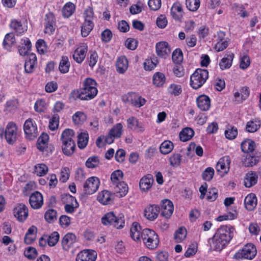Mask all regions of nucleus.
I'll use <instances>...</instances> for the list:
<instances>
[{
	"label": "nucleus",
	"mask_w": 261,
	"mask_h": 261,
	"mask_svg": "<svg viewBox=\"0 0 261 261\" xmlns=\"http://www.w3.org/2000/svg\"><path fill=\"white\" fill-rule=\"evenodd\" d=\"M234 232L235 229L231 225L221 226L210 240L211 248L215 251H220L232 240Z\"/></svg>",
	"instance_id": "nucleus-1"
},
{
	"label": "nucleus",
	"mask_w": 261,
	"mask_h": 261,
	"mask_svg": "<svg viewBox=\"0 0 261 261\" xmlns=\"http://www.w3.org/2000/svg\"><path fill=\"white\" fill-rule=\"evenodd\" d=\"M83 87L81 89L73 90L70 94V98L76 100H89L93 99L97 94L96 82L91 78H86L83 82Z\"/></svg>",
	"instance_id": "nucleus-2"
},
{
	"label": "nucleus",
	"mask_w": 261,
	"mask_h": 261,
	"mask_svg": "<svg viewBox=\"0 0 261 261\" xmlns=\"http://www.w3.org/2000/svg\"><path fill=\"white\" fill-rule=\"evenodd\" d=\"M73 130L66 128L63 131L60 137L61 148L63 153L67 156L71 155L75 149V137Z\"/></svg>",
	"instance_id": "nucleus-3"
},
{
	"label": "nucleus",
	"mask_w": 261,
	"mask_h": 261,
	"mask_svg": "<svg viewBox=\"0 0 261 261\" xmlns=\"http://www.w3.org/2000/svg\"><path fill=\"white\" fill-rule=\"evenodd\" d=\"M141 238L146 246L151 250L156 248L160 242L156 233L154 230L148 228L142 230Z\"/></svg>",
	"instance_id": "nucleus-4"
},
{
	"label": "nucleus",
	"mask_w": 261,
	"mask_h": 261,
	"mask_svg": "<svg viewBox=\"0 0 261 261\" xmlns=\"http://www.w3.org/2000/svg\"><path fill=\"white\" fill-rule=\"evenodd\" d=\"M208 77V72L206 69L198 68L191 75L190 85L194 89L200 88Z\"/></svg>",
	"instance_id": "nucleus-5"
},
{
	"label": "nucleus",
	"mask_w": 261,
	"mask_h": 261,
	"mask_svg": "<svg viewBox=\"0 0 261 261\" xmlns=\"http://www.w3.org/2000/svg\"><path fill=\"white\" fill-rule=\"evenodd\" d=\"M101 223L105 225H113L117 229L123 227L125 223L124 216H116L114 212H109L105 214L101 218Z\"/></svg>",
	"instance_id": "nucleus-6"
},
{
	"label": "nucleus",
	"mask_w": 261,
	"mask_h": 261,
	"mask_svg": "<svg viewBox=\"0 0 261 261\" xmlns=\"http://www.w3.org/2000/svg\"><path fill=\"white\" fill-rule=\"evenodd\" d=\"M5 136V138L9 144L12 145L14 144L17 140V128L15 123L12 122H9L5 129H0V136L3 137Z\"/></svg>",
	"instance_id": "nucleus-7"
},
{
	"label": "nucleus",
	"mask_w": 261,
	"mask_h": 261,
	"mask_svg": "<svg viewBox=\"0 0 261 261\" xmlns=\"http://www.w3.org/2000/svg\"><path fill=\"white\" fill-rule=\"evenodd\" d=\"M256 249L252 244H248L242 249L236 252L233 258L236 259H253L256 254Z\"/></svg>",
	"instance_id": "nucleus-8"
},
{
	"label": "nucleus",
	"mask_w": 261,
	"mask_h": 261,
	"mask_svg": "<svg viewBox=\"0 0 261 261\" xmlns=\"http://www.w3.org/2000/svg\"><path fill=\"white\" fill-rule=\"evenodd\" d=\"M23 129L27 140H34L38 136L37 124L33 119L29 118L25 120Z\"/></svg>",
	"instance_id": "nucleus-9"
},
{
	"label": "nucleus",
	"mask_w": 261,
	"mask_h": 261,
	"mask_svg": "<svg viewBox=\"0 0 261 261\" xmlns=\"http://www.w3.org/2000/svg\"><path fill=\"white\" fill-rule=\"evenodd\" d=\"M122 100L136 108H140L146 103V100L134 92H129L122 96Z\"/></svg>",
	"instance_id": "nucleus-10"
},
{
	"label": "nucleus",
	"mask_w": 261,
	"mask_h": 261,
	"mask_svg": "<svg viewBox=\"0 0 261 261\" xmlns=\"http://www.w3.org/2000/svg\"><path fill=\"white\" fill-rule=\"evenodd\" d=\"M99 180L96 177L89 178L84 185V191L86 194H92L98 189L99 186Z\"/></svg>",
	"instance_id": "nucleus-11"
},
{
	"label": "nucleus",
	"mask_w": 261,
	"mask_h": 261,
	"mask_svg": "<svg viewBox=\"0 0 261 261\" xmlns=\"http://www.w3.org/2000/svg\"><path fill=\"white\" fill-rule=\"evenodd\" d=\"M56 20L53 13L49 12L45 14L44 18V33L51 34L55 31Z\"/></svg>",
	"instance_id": "nucleus-12"
},
{
	"label": "nucleus",
	"mask_w": 261,
	"mask_h": 261,
	"mask_svg": "<svg viewBox=\"0 0 261 261\" xmlns=\"http://www.w3.org/2000/svg\"><path fill=\"white\" fill-rule=\"evenodd\" d=\"M14 215L20 222H23L28 216L27 207L23 204H18L13 210Z\"/></svg>",
	"instance_id": "nucleus-13"
},
{
	"label": "nucleus",
	"mask_w": 261,
	"mask_h": 261,
	"mask_svg": "<svg viewBox=\"0 0 261 261\" xmlns=\"http://www.w3.org/2000/svg\"><path fill=\"white\" fill-rule=\"evenodd\" d=\"M161 215L166 218H169L172 215L174 206L173 203L169 199H164L161 202Z\"/></svg>",
	"instance_id": "nucleus-14"
},
{
	"label": "nucleus",
	"mask_w": 261,
	"mask_h": 261,
	"mask_svg": "<svg viewBox=\"0 0 261 261\" xmlns=\"http://www.w3.org/2000/svg\"><path fill=\"white\" fill-rule=\"evenodd\" d=\"M230 162L231 160L229 156L221 158L216 166L217 172L222 173L223 175L226 174L229 170Z\"/></svg>",
	"instance_id": "nucleus-15"
},
{
	"label": "nucleus",
	"mask_w": 261,
	"mask_h": 261,
	"mask_svg": "<svg viewBox=\"0 0 261 261\" xmlns=\"http://www.w3.org/2000/svg\"><path fill=\"white\" fill-rule=\"evenodd\" d=\"M97 253L94 250H84L78 253L76 261H95Z\"/></svg>",
	"instance_id": "nucleus-16"
},
{
	"label": "nucleus",
	"mask_w": 261,
	"mask_h": 261,
	"mask_svg": "<svg viewBox=\"0 0 261 261\" xmlns=\"http://www.w3.org/2000/svg\"><path fill=\"white\" fill-rule=\"evenodd\" d=\"M160 208L155 204H150L147 206L144 210L145 217L150 221H153L159 215Z\"/></svg>",
	"instance_id": "nucleus-17"
},
{
	"label": "nucleus",
	"mask_w": 261,
	"mask_h": 261,
	"mask_svg": "<svg viewBox=\"0 0 261 261\" xmlns=\"http://www.w3.org/2000/svg\"><path fill=\"white\" fill-rule=\"evenodd\" d=\"M29 202L32 208L38 209L43 205V196L40 192L36 191L30 196Z\"/></svg>",
	"instance_id": "nucleus-18"
},
{
	"label": "nucleus",
	"mask_w": 261,
	"mask_h": 261,
	"mask_svg": "<svg viewBox=\"0 0 261 261\" xmlns=\"http://www.w3.org/2000/svg\"><path fill=\"white\" fill-rule=\"evenodd\" d=\"M196 102L198 108L203 111L208 110L211 107V99L206 95H201L196 99Z\"/></svg>",
	"instance_id": "nucleus-19"
},
{
	"label": "nucleus",
	"mask_w": 261,
	"mask_h": 261,
	"mask_svg": "<svg viewBox=\"0 0 261 261\" xmlns=\"http://www.w3.org/2000/svg\"><path fill=\"white\" fill-rule=\"evenodd\" d=\"M76 237L72 233H68L62 240V247L64 250L68 251L75 243Z\"/></svg>",
	"instance_id": "nucleus-20"
},
{
	"label": "nucleus",
	"mask_w": 261,
	"mask_h": 261,
	"mask_svg": "<svg viewBox=\"0 0 261 261\" xmlns=\"http://www.w3.org/2000/svg\"><path fill=\"white\" fill-rule=\"evenodd\" d=\"M158 56L164 57L170 53L171 49L168 43L165 41L158 42L155 45Z\"/></svg>",
	"instance_id": "nucleus-21"
},
{
	"label": "nucleus",
	"mask_w": 261,
	"mask_h": 261,
	"mask_svg": "<svg viewBox=\"0 0 261 261\" xmlns=\"http://www.w3.org/2000/svg\"><path fill=\"white\" fill-rule=\"evenodd\" d=\"M127 123L128 128L132 130L140 132H143L145 130L143 124L134 117L129 118L127 120Z\"/></svg>",
	"instance_id": "nucleus-22"
},
{
	"label": "nucleus",
	"mask_w": 261,
	"mask_h": 261,
	"mask_svg": "<svg viewBox=\"0 0 261 261\" xmlns=\"http://www.w3.org/2000/svg\"><path fill=\"white\" fill-rule=\"evenodd\" d=\"M97 200L103 205L110 204L113 202L112 194L108 190H103L98 193Z\"/></svg>",
	"instance_id": "nucleus-23"
},
{
	"label": "nucleus",
	"mask_w": 261,
	"mask_h": 261,
	"mask_svg": "<svg viewBox=\"0 0 261 261\" xmlns=\"http://www.w3.org/2000/svg\"><path fill=\"white\" fill-rule=\"evenodd\" d=\"M88 51L87 46H81L77 47L74 51L73 58L77 63H81L85 59L87 52Z\"/></svg>",
	"instance_id": "nucleus-24"
},
{
	"label": "nucleus",
	"mask_w": 261,
	"mask_h": 261,
	"mask_svg": "<svg viewBox=\"0 0 261 261\" xmlns=\"http://www.w3.org/2000/svg\"><path fill=\"white\" fill-rule=\"evenodd\" d=\"M234 54L230 51L227 52L224 57L220 60L219 66L222 70L229 69L232 65Z\"/></svg>",
	"instance_id": "nucleus-25"
},
{
	"label": "nucleus",
	"mask_w": 261,
	"mask_h": 261,
	"mask_svg": "<svg viewBox=\"0 0 261 261\" xmlns=\"http://www.w3.org/2000/svg\"><path fill=\"white\" fill-rule=\"evenodd\" d=\"M36 64L37 57L36 55L33 53L29 54L24 64L25 72L27 73H32Z\"/></svg>",
	"instance_id": "nucleus-26"
},
{
	"label": "nucleus",
	"mask_w": 261,
	"mask_h": 261,
	"mask_svg": "<svg viewBox=\"0 0 261 261\" xmlns=\"http://www.w3.org/2000/svg\"><path fill=\"white\" fill-rule=\"evenodd\" d=\"M153 178L152 175L147 174L146 176L143 177L139 183L140 188L143 192H146L149 190L153 182Z\"/></svg>",
	"instance_id": "nucleus-27"
},
{
	"label": "nucleus",
	"mask_w": 261,
	"mask_h": 261,
	"mask_svg": "<svg viewBox=\"0 0 261 261\" xmlns=\"http://www.w3.org/2000/svg\"><path fill=\"white\" fill-rule=\"evenodd\" d=\"M20 43V44L18 46V51L20 55L25 56L28 55L32 46L29 39L28 38L21 39Z\"/></svg>",
	"instance_id": "nucleus-28"
},
{
	"label": "nucleus",
	"mask_w": 261,
	"mask_h": 261,
	"mask_svg": "<svg viewBox=\"0 0 261 261\" xmlns=\"http://www.w3.org/2000/svg\"><path fill=\"white\" fill-rule=\"evenodd\" d=\"M258 175L253 171L248 172L244 178V186L246 188H250L254 186L257 182Z\"/></svg>",
	"instance_id": "nucleus-29"
},
{
	"label": "nucleus",
	"mask_w": 261,
	"mask_h": 261,
	"mask_svg": "<svg viewBox=\"0 0 261 261\" xmlns=\"http://www.w3.org/2000/svg\"><path fill=\"white\" fill-rule=\"evenodd\" d=\"M183 9L182 5L179 2L173 4L171 9V14L175 20H179L183 16Z\"/></svg>",
	"instance_id": "nucleus-30"
},
{
	"label": "nucleus",
	"mask_w": 261,
	"mask_h": 261,
	"mask_svg": "<svg viewBox=\"0 0 261 261\" xmlns=\"http://www.w3.org/2000/svg\"><path fill=\"white\" fill-rule=\"evenodd\" d=\"M114 192L117 196L120 197L125 196L128 191L127 185L124 182H121L113 186Z\"/></svg>",
	"instance_id": "nucleus-31"
},
{
	"label": "nucleus",
	"mask_w": 261,
	"mask_h": 261,
	"mask_svg": "<svg viewBox=\"0 0 261 261\" xmlns=\"http://www.w3.org/2000/svg\"><path fill=\"white\" fill-rule=\"evenodd\" d=\"M128 61L125 57L121 56L119 57L116 63L117 71L120 74L125 73L128 68Z\"/></svg>",
	"instance_id": "nucleus-32"
},
{
	"label": "nucleus",
	"mask_w": 261,
	"mask_h": 261,
	"mask_svg": "<svg viewBox=\"0 0 261 261\" xmlns=\"http://www.w3.org/2000/svg\"><path fill=\"white\" fill-rule=\"evenodd\" d=\"M244 203L248 210H253L257 205V198L255 195L253 193L248 194L245 198Z\"/></svg>",
	"instance_id": "nucleus-33"
},
{
	"label": "nucleus",
	"mask_w": 261,
	"mask_h": 261,
	"mask_svg": "<svg viewBox=\"0 0 261 261\" xmlns=\"http://www.w3.org/2000/svg\"><path fill=\"white\" fill-rule=\"evenodd\" d=\"M261 126V120L258 119H255L248 121L246 126V130L249 133L256 132Z\"/></svg>",
	"instance_id": "nucleus-34"
},
{
	"label": "nucleus",
	"mask_w": 261,
	"mask_h": 261,
	"mask_svg": "<svg viewBox=\"0 0 261 261\" xmlns=\"http://www.w3.org/2000/svg\"><path fill=\"white\" fill-rule=\"evenodd\" d=\"M141 226L137 222H134L130 228V236L135 241H139L141 238Z\"/></svg>",
	"instance_id": "nucleus-35"
},
{
	"label": "nucleus",
	"mask_w": 261,
	"mask_h": 261,
	"mask_svg": "<svg viewBox=\"0 0 261 261\" xmlns=\"http://www.w3.org/2000/svg\"><path fill=\"white\" fill-rule=\"evenodd\" d=\"M158 63L159 60L157 57H153L147 58L143 63L144 69L146 71H151L154 69Z\"/></svg>",
	"instance_id": "nucleus-36"
},
{
	"label": "nucleus",
	"mask_w": 261,
	"mask_h": 261,
	"mask_svg": "<svg viewBox=\"0 0 261 261\" xmlns=\"http://www.w3.org/2000/svg\"><path fill=\"white\" fill-rule=\"evenodd\" d=\"M15 43V39L13 33H8L6 35L4 39L3 45L4 47L10 50L11 47Z\"/></svg>",
	"instance_id": "nucleus-37"
},
{
	"label": "nucleus",
	"mask_w": 261,
	"mask_h": 261,
	"mask_svg": "<svg viewBox=\"0 0 261 261\" xmlns=\"http://www.w3.org/2000/svg\"><path fill=\"white\" fill-rule=\"evenodd\" d=\"M241 146L242 151L245 153H249L254 150L255 144L252 140L246 139L242 142Z\"/></svg>",
	"instance_id": "nucleus-38"
},
{
	"label": "nucleus",
	"mask_w": 261,
	"mask_h": 261,
	"mask_svg": "<svg viewBox=\"0 0 261 261\" xmlns=\"http://www.w3.org/2000/svg\"><path fill=\"white\" fill-rule=\"evenodd\" d=\"M166 81V77L164 73L160 72H155L152 77L154 85L156 87L162 86Z\"/></svg>",
	"instance_id": "nucleus-39"
},
{
	"label": "nucleus",
	"mask_w": 261,
	"mask_h": 261,
	"mask_svg": "<svg viewBox=\"0 0 261 261\" xmlns=\"http://www.w3.org/2000/svg\"><path fill=\"white\" fill-rule=\"evenodd\" d=\"M194 135V130L189 127L184 128L179 133V138L183 142L190 140Z\"/></svg>",
	"instance_id": "nucleus-40"
},
{
	"label": "nucleus",
	"mask_w": 261,
	"mask_h": 261,
	"mask_svg": "<svg viewBox=\"0 0 261 261\" xmlns=\"http://www.w3.org/2000/svg\"><path fill=\"white\" fill-rule=\"evenodd\" d=\"M70 66V62L67 56H63L60 62L59 69L62 73H66L69 71Z\"/></svg>",
	"instance_id": "nucleus-41"
},
{
	"label": "nucleus",
	"mask_w": 261,
	"mask_h": 261,
	"mask_svg": "<svg viewBox=\"0 0 261 261\" xmlns=\"http://www.w3.org/2000/svg\"><path fill=\"white\" fill-rule=\"evenodd\" d=\"M123 177V173L122 171L120 170H117L112 172L111 175V180L112 181V186L123 182L122 181Z\"/></svg>",
	"instance_id": "nucleus-42"
},
{
	"label": "nucleus",
	"mask_w": 261,
	"mask_h": 261,
	"mask_svg": "<svg viewBox=\"0 0 261 261\" xmlns=\"http://www.w3.org/2000/svg\"><path fill=\"white\" fill-rule=\"evenodd\" d=\"M88 134L86 133H81L77 136V145L80 149L86 147L88 142Z\"/></svg>",
	"instance_id": "nucleus-43"
},
{
	"label": "nucleus",
	"mask_w": 261,
	"mask_h": 261,
	"mask_svg": "<svg viewBox=\"0 0 261 261\" xmlns=\"http://www.w3.org/2000/svg\"><path fill=\"white\" fill-rule=\"evenodd\" d=\"M94 27L93 22L84 21L81 27V35L83 37L88 36Z\"/></svg>",
	"instance_id": "nucleus-44"
},
{
	"label": "nucleus",
	"mask_w": 261,
	"mask_h": 261,
	"mask_svg": "<svg viewBox=\"0 0 261 261\" xmlns=\"http://www.w3.org/2000/svg\"><path fill=\"white\" fill-rule=\"evenodd\" d=\"M75 10V6L74 5L71 3L68 2L66 3L65 6L63 7L62 9V13L63 15L65 17H70L74 12Z\"/></svg>",
	"instance_id": "nucleus-45"
},
{
	"label": "nucleus",
	"mask_w": 261,
	"mask_h": 261,
	"mask_svg": "<svg viewBox=\"0 0 261 261\" xmlns=\"http://www.w3.org/2000/svg\"><path fill=\"white\" fill-rule=\"evenodd\" d=\"M10 27L17 33L19 34L24 33L27 30L25 26L22 25L20 21L16 20H14L11 21Z\"/></svg>",
	"instance_id": "nucleus-46"
},
{
	"label": "nucleus",
	"mask_w": 261,
	"mask_h": 261,
	"mask_svg": "<svg viewBox=\"0 0 261 261\" xmlns=\"http://www.w3.org/2000/svg\"><path fill=\"white\" fill-rule=\"evenodd\" d=\"M259 158L257 156H252L247 154L243 161V164L245 167H252L258 162Z\"/></svg>",
	"instance_id": "nucleus-47"
},
{
	"label": "nucleus",
	"mask_w": 261,
	"mask_h": 261,
	"mask_svg": "<svg viewBox=\"0 0 261 261\" xmlns=\"http://www.w3.org/2000/svg\"><path fill=\"white\" fill-rule=\"evenodd\" d=\"M173 148V144L170 141H165L163 142L160 147V150L162 154H166L170 153Z\"/></svg>",
	"instance_id": "nucleus-48"
},
{
	"label": "nucleus",
	"mask_w": 261,
	"mask_h": 261,
	"mask_svg": "<svg viewBox=\"0 0 261 261\" xmlns=\"http://www.w3.org/2000/svg\"><path fill=\"white\" fill-rule=\"evenodd\" d=\"M238 135L237 128L233 126L228 125L225 131V135L226 138L233 140L236 138Z\"/></svg>",
	"instance_id": "nucleus-49"
},
{
	"label": "nucleus",
	"mask_w": 261,
	"mask_h": 261,
	"mask_svg": "<svg viewBox=\"0 0 261 261\" xmlns=\"http://www.w3.org/2000/svg\"><path fill=\"white\" fill-rule=\"evenodd\" d=\"M47 172L48 167L44 164H38L35 166L34 172L38 176H44Z\"/></svg>",
	"instance_id": "nucleus-50"
},
{
	"label": "nucleus",
	"mask_w": 261,
	"mask_h": 261,
	"mask_svg": "<svg viewBox=\"0 0 261 261\" xmlns=\"http://www.w3.org/2000/svg\"><path fill=\"white\" fill-rule=\"evenodd\" d=\"M123 126L120 123H117L110 130L112 136H114L116 138H120L122 134Z\"/></svg>",
	"instance_id": "nucleus-51"
},
{
	"label": "nucleus",
	"mask_w": 261,
	"mask_h": 261,
	"mask_svg": "<svg viewBox=\"0 0 261 261\" xmlns=\"http://www.w3.org/2000/svg\"><path fill=\"white\" fill-rule=\"evenodd\" d=\"M99 164V160L97 156L89 157L86 162L85 165L88 168H94Z\"/></svg>",
	"instance_id": "nucleus-52"
},
{
	"label": "nucleus",
	"mask_w": 261,
	"mask_h": 261,
	"mask_svg": "<svg viewBox=\"0 0 261 261\" xmlns=\"http://www.w3.org/2000/svg\"><path fill=\"white\" fill-rule=\"evenodd\" d=\"M187 8L191 11H196L199 8L200 5V0H186Z\"/></svg>",
	"instance_id": "nucleus-53"
},
{
	"label": "nucleus",
	"mask_w": 261,
	"mask_h": 261,
	"mask_svg": "<svg viewBox=\"0 0 261 261\" xmlns=\"http://www.w3.org/2000/svg\"><path fill=\"white\" fill-rule=\"evenodd\" d=\"M46 109L45 101L42 99L37 100L34 105L35 111L37 113H42Z\"/></svg>",
	"instance_id": "nucleus-54"
},
{
	"label": "nucleus",
	"mask_w": 261,
	"mask_h": 261,
	"mask_svg": "<svg viewBox=\"0 0 261 261\" xmlns=\"http://www.w3.org/2000/svg\"><path fill=\"white\" fill-rule=\"evenodd\" d=\"M187 234L186 229L185 228H179L175 233L174 239L176 242L178 243L184 240Z\"/></svg>",
	"instance_id": "nucleus-55"
},
{
	"label": "nucleus",
	"mask_w": 261,
	"mask_h": 261,
	"mask_svg": "<svg viewBox=\"0 0 261 261\" xmlns=\"http://www.w3.org/2000/svg\"><path fill=\"white\" fill-rule=\"evenodd\" d=\"M57 212L54 209L47 210L44 215L45 219L48 223H52L57 220Z\"/></svg>",
	"instance_id": "nucleus-56"
},
{
	"label": "nucleus",
	"mask_w": 261,
	"mask_h": 261,
	"mask_svg": "<svg viewBox=\"0 0 261 261\" xmlns=\"http://www.w3.org/2000/svg\"><path fill=\"white\" fill-rule=\"evenodd\" d=\"M87 117L85 114L78 111L72 116V120L75 124H79L86 120Z\"/></svg>",
	"instance_id": "nucleus-57"
},
{
	"label": "nucleus",
	"mask_w": 261,
	"mask_h": 261,
	"mask_svg": "<svg viewBox=\"0 0 261 261\" xmlns=\"http://www.w3.org/2000/svg\"><path fill=\"white\" fill-rule=\"evenodd\" d=\"M24 255L29 259H34L37 257L38 253L35 248L29 247L24 251Z\"/></svg>",
	"instance_id": "nucleus-58"
},
{
	"label": "nucleus",
	"mask_w": 261,
	"mask_h": 261,
	"mask_svg": "<svg viewBox=\"0 0 261 261\" xmlns=\"http://www.w3.org/2000/svg\"><path fill=\"white\" fill-rule=\"evenodd\" d=\"M172 60L176 64H180L183 60L182 53L180 49H176L172 53Z\"/></svg>",
	"instance_id": "nucleus-59"
},
{
	"label": "nucleus",
	"mask_w": 261,
	"mask_h": 261,
	"mask_svg": "<svg viewBox=\"0 0 261 261\" xmlns=\"http://www.w3.org/2000/svg\"><path fill=\"white\" fill-rule=\"evenodd\" d=\"M60 238L59 234L57 231H54L47 236V244L49 246H55L59 241Z\"/></svg>",
	"instance_id": "nucleus-60"
},
{
	"label": "nucleus",
	"mask_w": 261,
	"mask_h": 261,
	"mask_svg": "<svg viewBox=\"0 0 261 261\" xmlns=\"http://www.w3.org/2000/svg\"><path fill=\"white\" fill-rule=\"evenodd\" d=\"M36 47L38 52L43 55L47 52V48L45 41L43 39H39L36 43Z\"/></svg>",
	"instance_id": "nucleus-61"
},
{
	"label": "nucleus",
	"mask_w": 261,
	"mask_h": 261,
	"mask_svg": "<svg viewBox=\"0 0 261 261\" xmlns=\"http://www.w3.org/2000/svg\"><path fill=\"white\" fill-rule=\"evenodd\" d=\"M181 160V156L179 153L173 154L169 158L170 164L173 167L179 166Z\"/></svg>",
	"instance_id": "nucleus-62"
},
{
	"label": "nucleus",
	"mask_w": 261,
	"mask_h": 261,
	"mask_svg": "<svg viewBox=\"0 0 261 261\" xmlns=\"http://www.w3.org/2000/svg\"><path fill=\"white\" fill-rule=\"evenodd\" d=\"M169 92L174 96L179 95L182 92V89L180 85L176 84H171L168 88Z\"/></svg>",
	"instance_id": "nucleus-63"
},
{
	"label": "nucleus",
	"mask_w": 261,
	"mask_h": 261,
	"mask_svg": "<svg viewBox=\"0 0 261 261\" xmlns=\"http://www.w3.org/2000/svg\"><path fill=\"white\" fill-rule=\"evenodd\" d=\"M214 175V170L212 167L207 168L202 174V178L206 181H210Z\"/></svg>",
	"instance_id": "nucleus-64"
}]
</instances>
